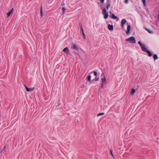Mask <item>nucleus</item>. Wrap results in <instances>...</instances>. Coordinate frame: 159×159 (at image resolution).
Segmentation results:
<instances>
[{
	"mask_svg": "<svg viewBox=\"0 0 159 159\" xmlns=\"http://www.w3.org/2000/svg\"><path fill=\"white\" fill-rule=\"evenodd\" d=\"M125 41H129L131 43H136V40L134 37L131 36L125 40Z\"/></svg>",
	"mask_w": 159,
	"mask_h": 159,
	"instance_id": "f257e3e1",
	"label": "nucleus"
},
{
	"mask_svg": "<svg viewBox=\"0 0 159 159\" xmlns=\"http://www.w3.org/2000/svg\"><path fill=\"white\" fill-rule=\"evenodd\" d=\"M102 75H103V77L101 79V80H102V83L100 86V87L102 89L103 88V84L105 83H106V79L105 76H104V74L103 73H102L101 74V76H102Z\"/></svg>",
	"mask_w": 159,
	"mask_h": 159,
	"instance_id": "f03ea898",
	"label": "nucleus"
},
{
	"mask_svg": "<svg viewBox=\"0 0 159 159\" xmlns=\"http://www.w3.org/2000/svg\"><path fill=\"white\" fill-rule=\"evenodd\" d=\"M107 11H102V14L104 16V17L105 19L107 18L108 16V13H107Z\"/></svg>",
	"mask_w": 159,
	"mask_h": 159,
	"instance_id": "7ed1b4c3",
	"label": "nucleus"
},
{
	"mask_svg": "<svg viewBox=\"0 0 159 159\" xmlns=\"http://www.w3.org/2000/svg\"><path fill=\"white\" fill-rule=\"evenodd\" d=\"M126 20L125 19H123L122 20L121 22V27L124 29V25L126 22Z\"/></svg>",
	"mask_w": 159,
	"mask_h": 159,
	"instance_id": "20e7f679",
	"label": "nucleus"
},
{
	"mask_svg": "<svg viewBox=\"0 0 159 159\" xmlns=\"http://www.w3.org/2000/svg\"><path fill=\"white\" fill-rule=\"evenodd\" d=\"M131 30V26L130 25H129L127 26V30L126 33L127 34H129L130 33V31Z\"/></svg>",
	"mask_w": 159,
	"mask_h": 159,
	"instance_id": "39448f33",
	"label": "nucleus"
},
{
	"mask_svg": "<svg viewBox=\"0 0 159 159\" xmlns=\"http://www.w3.org/2000/svg\"><path fill=\"white\" fill-rule=\"evenodd\" d=\"M108 28L110 30L112 31L113 30V26L112 25L109 24L108 25Z\"/></svg>",
	"mask_w": 159,
	"mask_h": 159,
	"instance_id": "423d86ee",
	"label": "nucleus"
},
{
	"mask_svg": "<svg viewBox=\"0 0 159 159\" xmlns=\"http://www.w3.org/2000/svg\"><path fill=\"white\" fill-rule=\"evenodd\" d=\"M72 48L73 49H75V50H79L78 48L77 47L76 45V44H74L72 45Z\"/></svg>",
	"mask_w": 159,
	"mask_h": 159,
	"instance_id": "0eeeda50",
	"label": "nucleus"
},
{
	"mask_svg": "<svg viewBox=\"0 0 159 159\" xmlns=\"http://www.w3.org/2000/svg\"><path fill=\"white\" fill-rule=\"evenodd\" d=\"M141 47L142 50L144 52H146L147 50L145 46H143V45L142 46H141Z\"/></svg>",
	"mask_w": 159,
	"mask_h": 159,
	"instance_id": "6e6552de",
	"label": "nucleus"
},
{
	"mask_svg": "<svg viewBox=\"0 0 159 159\" xmlns=\"http://www.w3.org/2000/svg\"><path fill=\"white\" fill-rule=\"evenodd\" d=\"M34 89V88H29L28 87H27L26 88V90L28 92H30L31 91H33Z\"/></svg>",
	"mask_w": 159,
	"mask_h": 159,
	"instance_id": "1a4fd4ad",
	"label": "nucleus"
},
{
	"mask_svg": "<svg viewBox=\"0 0 159 159\" xmlns=\"http://www.w3.org/2000/svg\"><path fill=\"white\" fill-rule=\"evenodd\" d=\"M63 51L65 53H68L69 51V49L67 47H66L63 49Z\"/></svg>",
	"mask_w": 159,
	"mask_h": 159,
	"instance_id": "9d476101",
	"label": "nucleus"
},
{
	"mask_svg": "<svg viewBox=\"0 0 159 159\" xmlns=\"http://www.w3.org/2000/svg\"><path fill=\"white\" fill-rule=\"evenodd\" d=\"M81 31L82 32V34H83V38L84 39H86V38L83 29V28H82V27H81Z\"/></svg>",
	"mask_w": 159,
	"mask_h": 159,
	"instance_id": "9b49d317",
	"label": "nucleus"
},
{
	"mask_svg": "<svg viewBox=\"0 0 159 159\" xmlns=\"http://www.w3.org/2000/svg\"><path fill=\"white\" fill-rule=\"evenodd\" d=\"M145 52H146L148 53V56L149 57L151 56L152 55V54L151 53V52L148 50H147Z\"/></svg>",
	"mask_w": 159,
	"mask_h": 159,
	"instance_id": "f8f14e48",
	"label": "nucleus"
},
{
	"mask_svg": "<svg viewBox=\"0 0 159 159\" xmlns=\"http://www.w3.org/2000/svg\"><path fill=\"white\" fill-rule=\"evenodd\" d=\"M135 92V89H132L131 90V94L132 95H134V94Z\"/></svg>",
	"mask_w": 159,
	"mask_h": 159,
	"instance_id": "ddd939ff",
	"label": "nucleus"
},
{
	"mask_svg": "<svg viewBox=\"0 0 159 159\" xmlns=\"http://www.w3.org/2000/svg\"><path fill=\"white\" fill-rule=\"evenodd\" d=\"M13 11H10L7 14V17H8L13 12Z\"/></svg>",
	"mask_w": 159,
	"mask_h": 159,
	"instance_id": "4468645a",
	"label": "nucleus"
},
{
	"mask_svg": "<svg viewBox=\"0 0 159 159\" xmlns=\"http://www.w3.org/2000/svg\"><path fill=\"white\" fill-rule=\"evenodd\" d=\"M111 17L112 18H113V19H118V18L114 14H112V15Z\"/></svg>",
	"mask_w": 159,
	"mask_h": 159,
	"instance_id": "2eb2a0df",
	"label": "nucleus"
},
{
	"mask_svg": "<svg viewBox=\"0 0 159 159\" xmlns=\"http://www.w3.org/2000/svg\"><path fill=\"white\" fill-rule=\"evenodd\" d=\"M153 58L155 60L157 59L158 58V57L157 55L156 54H154L153 55Z\"/></svg>",
	"mask_w": 159,
	"mask_h": 159,
	"instance_id": "dca6fc26",
	"label": "nucleus"
},
{
	"mask_svg": "<svg viewBox=\"0 0 159 159\" xmlns=\"http://www.w3.org/2000/svg\"><path fill=\"white\" fill-rule=\"evenodd\" d=\"M146 30H147V31H148V32L150 34H153V32L152 31H150V30H149V29H148L146 28Z\"/></svg>",
	"mask_w": 159,
	"mask_h": 159,
	"instance_id": "f3484780",
	"label": "nucleus"
},
{
	"mask_svg": "<svg viewBox=\"0 0 159 159\" xmlns=\"http://www.w3.org/2000/svg\"><path fill=\"white\" fill-rule=\"evenodd\" d=\"M142 1L144 6L146 5V0H141Z\"/></svg>",
	"mask_w": 159,
	"mask_h": 159,
	"instance_id": "a211bd4d",
	"label": "nucleus"
},
{
	"mask_svg": "<svg viewBox=\"0 0 159 159\" xmlns=\"http://www.w3.org/2000/svg\"><path fill=\"white\" fill-rule=\"evenodd\" d=\"M91 75H89L87 78V80L89 81H90L91 80Z\"/></svg>",
	"mask_w": 159,
	"mask_h": 159,
	"instance_id": "6ab92c4d",
	"label": "nucleus"
},
{
	"mask_svg": "<svg viewBox=\"0 0 159 159\" xmlns=\"http://www.w3.org/2000/svg\"><path fill=\"white\" fill-rule=\"evenodd\" d=\"M104 113H99V114H98L97 116H103V115H104Z\"/></svg>",
	"mask_w": 159,
	"mask_h": 159,
	"instance_id": "aec40b11",
	"label": "nucleus"
},
{
	"mask_svg": "<svg viewBox=\"0 0 159 159\" xmlns=\"http://www.w3.org/2000/svg\"><path fill=\"white\" fill-rule=\"evenodd\" d=\"M43 11H40V16H41V18H42V17H43Z\"/></svg>",
	"mask_w": 159,
	"mask_h": 159,
	"instance_id": "412c9836",
	"label": "nucleus"
},
{
	"mask_svg": "<svg viewBox=\"0 0 159 159\" xmlns=\"http://www.w3.org/2000/svg\"><path fill=\"white\" fill-rule=\"evenodd\" d=\"M124 2L125 4H127L128 3V0H124Z\"/></svg>",
	"mask_w": 159,
	"mask_h": 159,
	"instance_id": "4be33fe9",
	"label": "nucleus"
},
{
	"mask_svg": "<svg viewBox=\"0 0 159 159\" xmlns=\"http://www.w3.org/2000/svg\"><path fill=\"white\" fill-rule=\"evenodd\" d=\"M138 43L141 46H142V45H143L142 43H141V42L140 41L138 42Z\"/></svg>",
	"mask_w": 159,
	"mask_h": 159,
	"instance_id": "5701e85b",
	"label": "nucleus"
},
{
	"mask_svg": "<svg viewBox=\"0 0 159 159\" xmlns=\"http://www.w3.org/2000/svg\"><path fill=\"white\" fill-rule=\"evenodd\" d=\"M93 73H94V75L95 76H96L97 75V72L95 71H93Z\"/></svg>",
	"mask_w": 159,
	"mask_h": 159,
	"instance_id": "b1692460",
	"label": "nucleus"
},
{
	"mask_svg": "<svg viewBox=\"0 0 159 159\" xmlns=\"http://www.w3.org/2000/svg\"><path fill=\"white\" fill-rule=\"evenodd\" d=\"M79 25L80 27L81 30V27L83 28L82 27V24L81 23H80L79 24Z\"/></svg>",
	"mask_w": 159,
	"mask_h": 159,
	"instance_id": "393cba45",
	"label": "nucleus"
},
{
	"mask_svg": "<svg viewBox=\"0 0 159 159\" xmlns=\"http://www.w3.org/2000/svg\"><path fill=\"white\" fill-rule=\"evenodd\" d=\"M110 4H108L107 5V9H108V7H110Z\"/></svg>",
	"mask_w": 159,
	"mask_h": 159,
	"instance_id": "a878e982",
	"label": "nucleus"
},
{
	"mask_svg": "<svg viewBox=\"0 0 159 159\" xmlns=\"http://www.w3.org/2000/svg\"><path fill=\"white\" fill-rule=\"evenodd\" d=\"M99 80V78H96L95 79V80L96 81H98Z\"/></svg>",
	"mask_w": 159,
	"mask_h": 159,
	"instance_id": "bb28decb",
	"label": "nucleus"
},
{
	"mask_svg": "<svg viewBox=\"0 0 159 159\" xmlns=\"http://www.w3.org/2000/svg\"><path fill=\"white\" fill-rule=\"evenodd\" d=\"M6 149V145H5L3 149V150H5Z\"/></svg>",
	"mask_w": 159,
	"mask_h": 159,
	"instance_id": "cd10ccee",
	"label": "nucleus"
},
{
	"mask_svg": "<svg viewBox=\"0 0 159 159\" xmlns=\"http://www.w3.org/2000/svg\"><path fill=\"white\" fill-rule=\"evenodd\" d=\"M111 155L113 157H114V155H113V154H112V151H111Z\"/></svg>",
	"mask_w": 159,
	"mask_h": 159,
	"instance_id": "c85d7f7f",
	"label": "nucleus"
},
{
	"mask_svg": "<svg viewBox=\"0 0 159 159\" xmlns=\"http://www.w3.org/2000/svg\"><path fill=\"white\" fill-rule=\"evenodd\" d=\"M104 2V0H101V2L102 3H103Z\"/></svg>",
	"mask_w": 159,
	"mask_h": 159,
	"instance_id": "c756f323",
	"label": "nucleus"
},
{
	"mask_svg": "<svg viewBox=\"0 0 159 159\" xmlns=\"http://www.w3.org/2000/svg\"><path fill=\"white\" fill-rule=\"evenodd\" d=\"M65 11H64V10L63 11L62 14H64V12H65Z\"/></svg>",
	"mask_w": 159,
	"mask_h": 159,
	"instance_id": "7c9ffc66",
	"label": "nucleus"
},
{
	"mask_svg": "<svg viewBox=\"0 0 159 159\" xmlns=\"http://www.w3.org/2000/svg\"><path fill=\"white\" fill-rule=\"evenodd\" d=\"M24 86H25V88H26H26L27 87L26 86L25 84V85H24Z\"/></svg>",
	"mask_w": 159,
	"mask_h": 159,
	"instance_id": "2f4dec72",
	"label": "nucleus"
},
{
	"mask_svg": "<svg viewBox=\"0 0 159 159\" xmlns=\"http://www.w3.org/2000/svg\"><path fill=\"white\" fill-rule=\"evenodd\" d=\"M62 10H64V8H62Z\"/></svg>",
	"mask_w": 159,
	"mask_h": 159,
	"instance_id": "473e14b6",
	"label": "nucleus"
},
{
	"mask_svg": "<svg viewBox=\"0 0 159 159\" xmlns=\"http://www.w3.org/2000/svg\"><path fill=\"white\" fill-rule=\"evenodd\" d=\"M13 8H12V9H11L12 10H13Z\"/></svg>",
	"mask_w": 159,
	"mask_h": 159,
	"instance_id": "72a5a7b5",
	"label": "nucleus"
}]
</instances>
